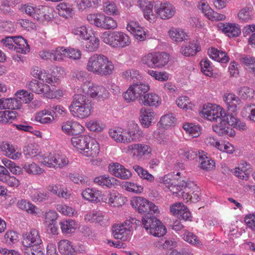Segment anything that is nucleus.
<instances>
[{
    "instance_id": "nucleus-1",
    "label": "nucleus",
    "mask_w": 255,
    "mask_h": 255,
    "mask_svg": "<svg viewBox=\"0 0 255 255\" xmlns=\"http://www.w3.org/2000/svg\"><path fill=\"white\" fill-rule=\"evenodd\" d=\"M91 100L85 95L75 94L72 102L69 106L71 114L75 117L84 119L89 117L92 112Z\"/></svg>"
},
{
    "instance_id": "nucleus-2",
    "label": "nucleus",
    "mask_w": 255,
    "mask_h": 255,
    "mask_svg": "<svg viewBox=\"0 0 255 255\" xmlns=\"http://www.w3.org/2000/svg\"><path fill=\"white\" fill-rule=\"evenodd\" d=\"M101 38L105 43L113 47H125L130 43L129 36L121 31H105Z\"/></svg>"
},
{
    "instance_id": "nucleus-3",
    "label": "nucleus",
    "mask_w": 255,
    "mask_h": 255,
    "mask_svg": "<svg viewBox=\"0 0 255 255\" xmlns=\"http://www.w3.org/2000/svg\"><path fill=\"white\" fill-rule=\"evenodd\" d=\"M141 221L144 228L150 234L158 237L165 234L166 228L155 216L144 215Z\"/></svg>"
},
{
    "instance_id": "nucleus-4",
    "label": "nucleus",
    "mask_w": 255,
    "mask_h": 255,
    "mask_svg": "<svg viewBox=\"0 0 255 255\" xmlns=\"http://www.w3.org/2000/svg\"><path fill=\"white\" fill-rule=\"evenodd\" d=\"M149 90V86L147 84L140 83H135L131 86L127 91L123 94V97L127 102H130L139 98L141 101L143 95Z\"/></svg>"
},
{
    "instance_id": "nucleus-5",
    "label": "nucleus",
    "mask_w": 255,
    "mask_h": 255,
    "mask_svg": "<svg viewBox=\"0 0 255 255\" xmlns=\"http://www.w3.org/2000/svg\"><path fill=\"white\" fill-rule=\"evenodd\" d=\"M87 19L91 24L104 29H114L117 27L116 20L103 14H90Z\"/></svg>"
},
{
    "instance_id": "nucleus-6",
    "label": "nucleus",
    "mask_w": 255,
    "mask_h": 255,
    "mask_svg": "<svg viewBox=\"0 0 255 255\" xmlns=\"http://www.w3.org/2000/svg\"><path fill=\"white\" fill-rule=\"evenodd\" d=\"M131 205L139 213L145 214V215L150 216L158 210V207L152 202L141 197L132 198Z\"/></svg>"
},
{
    "instance_id": "nucleus-7",
    "label": "nucleus",
    "mask_w": 255,
    "mask_h": 255,
    "mask_svg": "<svg viewBox=\"0 0 255 255\" xmlns=\"http://www.w3.org/2000/svg\"><path fill=\"white\" fill-rule=\"evenodd\" d=\"M169 55L165 52L149 53L144 56L142 61L150 68H162L168 62Z\"/></svg>"
},
{
    "instance_id": "nucleus-8",
    "label": "nucleus",
    "mask_w": 255,
    "mask_h": 255,
    "mask_svg": "<svg viewBox=\"0 0 255 255\" xmlns=\"http://www.w3.org/2000/svg\"><path fill=\"white\" fill-rule=\"evenodd\" d=\"M134 221V219H132L131 220H126L122 224L114 225L113 233L114 237L123 241H127L132 229V225Z\"/></svg>"
},
{
    "instance_id": "nucleus-9",
    "label": "nucleus",
    "mask_w": 255,
    "mask_h": 255,
    "mask_svg": "<svg viewBox=\"0 0 255 255\" xmlns=\"http://www.w3.org/2000/svg\"><path fill=\"white\" fill-rule=\"evenodd\" d=\"M82 91L84 94L90 95L92 98L103 97L107 94V90L105 87L90 82L83 85Z\"/></svg>"
},
{
    "instance_id": "nucleus-10",
    "label": "nucleus",
    "mask_w": 255,
    "mask_h": 255,
    "mask_svg": "<svg viewBox=\"0 0 255 255\" xmlns=\"http://www.w3.org/2000/svg\"><path fill=\"white\" fill-rule=\"evenodd\" d=\"M107 57L102 54H94L91 56L87 63V69L89 71L97 74L102 64L107 61Z\"/></svg>"
},
{
    "instance_id": "nucleus-11",
    "label": "nucleus",
    "mask_w": 255,
    "mask_h": 255,
    "mask_svg": "<svg viewBox=\"0 0 255 255\" xmlns=\"http://www.w3.org/2000/svg\"><path fill=\"white\" fill-rule=\"evenodd\" d=\"M156 13L162 19L171 18L175 13V7L169 3H161L159 6L156 5Z\"/></svg>"
},
{
    "instance_id": "nucleus-12",
    "label": "nucleus",
    "mask_w": 255,
    "mask_h": 255,
    "mask_svg": "<svg viewBox=\"0 0 255 255\" xmlns=\"http://www.w3.org/2000/svg\"><path fill=\"white\" fill-rule=\"evenodd\" d=\"M109 169L113 175L122 179L127 180L131 176L130 171L118 163L110 164Z\"/></svg>"
},
{
    "instance_id": "nucleus-13",
    "label": "nucleus",
    "mask_w": 255,
    "mask_h": 255,
    "mask_svg": "<svg viewBox=\"0 0 255 255\" xmlns=\"http://www.w3.org/2000/svg\"><path fill=\"white\" fill-rule=\"evenodd\" d=\"M201 50L199 43L196 40L186 42L180 48V52L184 56L189 57L195 55Z\"/></svg>"
},
{
    "instance_id": "nucleus-14",
    "label": "nucleus",
    "mask_w": 255,
    "mask_h": 255,
    "mask_svg": "<svg viewBox=\"0 0 255 255\" xmlns=\"http://www.w3.org/2000/svg\"><path fill=\"white\" fill-rule=\"evenodd\" d=\"M61 129L67 134L77 135L83 131L84 127L76 122L67 121L62 123Z\"/></svg>"
},
{
    "instance_id": "nucleus-15",
    "label": "nucleus",
    "mask_w": 255,
    "mask_h": 255,
    "mask_svg": "<svg viewBox=\"0 0 255 255\" xmlns=\"http://www.w3.org/2000/svg\"><path fill=\"white\" fill-rule=\"evenodd\" d=\"M220 123L214 125L212 126L213 130L219 135L233 137L235 135V130L229 127L226 122L223 120L221 117V121H218Z\"/></svg>"
},
{
    "instance_id": "nucleus-16",
    "label": "nucleus",
    "mask_w": 255,
    "mask_h": 255,
    "mask_svg": "<svg viewBox=\"0 0 255 255\" xmlns=\"http://www.w3.org/2000/svg\"><path fill=\"white\" fill-rule=\"evenodd\" d=\"M128 150L131 151L134 155L136 156L138 159L143 156L148 155L151 152L150 147L144 144H133L128 146Z\"/></svg>"
},
{
    "instance_id": "nucleus-17",
    "label": "nucleus",
    "mask_w": 255,
    "mask_h": 255,
    "mask_svg": "<svg viewBox=\"0 0 255 255\" xmlns=\"http://www.w3.org/2000/svg\"><path fill=\"white\" fill-rule=\"evenodd\" d=\"M92 138L86 135L75 136L71 138V143L81 153L85 150L86 147L90 145Z\"/></svg>"
},
{
    "instance_id": "nucleus-18",
    "label": "nucleus",
    "mask_w": 255,
    "mask_h": 255,
    "mask_svg": "<svg viewBox=\"0 0 255 255\" xmlns=\"http://www.w3.org/2000/svg\"><path fill=\"white\" fill-rule=\"evenodd\" d=\"M0 150L5 155L13 160L19 159L21 155L13 145L8 142H2L0 144Z\"/></svg>"
},
{
    "instance_id": "nucleus-19",
    "label": "nucleus",
    "mask_w": 255,
    "mask_h": 255,
    "mask_svg": "<svg viewBox=\"0 0 255 255\" xmlns=\"http://www.w3.org/2000/svg\"><path fill=\"white\" fill-rule=\"evenodd\" d=\"M41 243L38 231L36 229H32L28 235L26 234L23 236L22 244L25 247H29L33 245H38Z\"/></svg>"
},
{
    "instance_id": "nucleus-20",
    "label": "nucleus",
    "mask_w": 255,
    "mask_h": 255,
    "mask_svg": "<svg viewBox=\"0 0 255 255\" xmlns=\"http://www.w3.org/2000/svg\"><path fill=\"white\" fill-rule=\"evenodd\" d=\"M102 201L113 207L121 206L124 203L123 197L116 192L109 193L107 195H103Z\"/></svg>"
},
{
    "instance_id": "nucleus-21",
    "label": "nucleus",
    "mask_w": 255,
    "mask_h": 255,
    "mask_svg": "<svg viewBox=\"0 0 255 255\" xmlns=\"http://www.w3.org/2000/svg\"><path fill=\"white\" fill-rule=\"evenodd\" d=\"M228 111L231 113H235L240 109L241 100L234 94H229L224 98Z\"/></svg>"
},
{
    "instance_id": "nucleus-22",
    "label": "nucleus",
    "mask_w": 255,
    "mask_h": 255,
    "mask_svg": "<svg viewBox=\"0 0 255 255\" xmlns=\"http://www.w3.org/2000/svg\"><path fill=\"white\" fill-rule=\"evenodd\" d=\"M82 195L86 200L96 203L102 201L103 197L102 192L95 188L86 189L82 192Z\"/></svg>"
},
{
    "instance_id": "nucleus-23",
    "label": "nucleus",
    "mask_w": 255,
    "mask_h": 255,
    "mask_svg": "<svg viewBox=\"0 0 255 255\" xmlns=\"http://www.w3.org/2000/svg\"><path fill=\"white\" fill-rule=\"evenodd\" d=\"M142 135V132L139 130L137 124L134 122L130 123L129 129L127 131L128 143L138 140Z\"/></svg>"
},
{
    "instance_id": "nucleus-24",
    "label": "nucleus",
    "mask_w": 255,
    "mask_h": 255,
    "mask_svg": "<svg viewBox=\"0 0 255 255\" xmlns=\"http://www.w3.org/2000/svg\"><path fill=\"white\" fill-rule=\"evenodd\" d=\"M27 87L32 92L38 94H43L44 96L49 91V86L36 80L30 82L27 85Z\"/></svg>"
},
{
    "instance_id": "nucleus-25",
    "label": "nucleus",
    "mask_w": 255,
    "mask_h": 255,
    "mask_svg": "<svg viewBox=\"0 0 255 255\" xmlns=\"http://www.w3.org/2000/svg\"><path fill=\"white\" fill-rule=\"evenodd\" d=\"M140 122L144 128H148L151 125V122L154 116V112L149 109L142 108L140 110Z\"/></svg>"
},
{
    "instance_id": "nucleus-26",
    "label": "nucleus",
    "mask_w": 255,
    "mask_h": 255,
    "mask_svg": "<svg viewBox=\"0 0 255 255\" xmlns=\"http://www.w3.org/2000/svg\"><path fill=\"white\" fill-rule=\"evenodd\" d=\"M204 118H206L210 121H215L218 122L221 121L223 114H224V110L221 107H218L216 110L204 109L202 111Z\"/></svg>"
},
{
    "instance_id": "nucleus-27",
    "label": "nucleus",
    "mask_w": 255,
    "mask_h": 255,
    "mask_svg": "<svg viewBox=\"0 0 255 255\" xmlns=\"http://www.w3.org/2000/svg\"><path fill=\"white\" fill-rule=\"evenodd\" d=\"M94 182L95 184L102 186H106L109 188L113 187L115 185L118 184V181L117 179L113 177H110L108 175H103L96 177Z\"/></svg>"
},
{
    "instance_id": "nucleus-28",
    "label": "nucleus",
    "mask_w": 255,
    "mask_h": 255,
    "mask_svg": "<svg viewBox=\"0 0 255 255\" xmlns=\"http://www.w3.org/2000/svg\"><path fill=\"white\" fill-rule=\"evenodd\" d=\"M220 28L229 37H236L241 33L240 28L236 24L227 23L222 24Z\"/></svg>"
},
{
    "instance_id": "nucleus-29",
    "label": "nucleus",
    "mask_w": 255,
    "mask_h": 255,
    "mask_svg": "<svg viewBox=\"0 0 255 255\" xmlns=\"http://www.w3.org/2000/svg\"><path fill=\"white\" fill-rule=\"evenodd\" d=\"M15 40L16 41L13 51L22 54H26L29 51V47L26 40L21 36H16Z\"/></svg>"
},
{
    "instance_id": "nucleus-30",
    "label": "nucleus",
    "mask_w": 255,
    "mask_h": 255,
    "mask_svg": "<svg viewBox=\"0 0 255 255\" xmlns=\"http://www.w3.org/2000/svg\"><path fill=\"white\" fill-rule=\"evenodd\" d=\"M140 6L144 8V16L150 22L155 21V16L152 14L153 4L148 0H140Z\"/></svg>"
},
{
    "instance_id": "nucleus-31",
    "label": "nucleus",
    "mask_w": 255,
    "mask_h": 255,
    "mask_svg": "<svg viewBox=\"0 0 255 255\" xmlns=\"http://www.w3.org/2000/svg\"><path fill=\"white\" fill-rule=\"evenodd\" d=\"M199 158L201 161V168L203 170L209 171L214 169L215 162L210 157L207 156L205 152H199Z\"/></svg>"
},
{
    "instance_id": "nucleus-32",
    "label": "nucleus",
    "mask_w": 255,
    "mask_h": 255,
    "mask_svg": "<svg viewBox=\"0 0 255 255\" xmlns=\"http://www.w3.org/2000/svg\"><path fill=\"white\" fill-rule=\"evenodd\" d=\"M141 101L143 105L149 106L157 107L161 104V99L154 93H148L143 95Z\"/></svg>"
},
{
    "instance_id": "nucleus-33",
    "label": "nucleus",
    "mask_w": 255,
    "mask_h": 255,
    "mask_svg": "<svg viewBox=\"0 0 255 255\" xmlns=\"http://www.w3.org/2000/svg\"><path fill=\"white\" fill-rule=\"evenodd\" d=\"M169 35L172 40L176 42H181L183 41L185 42L189 38L187 34L183 30L172 28L168 32Z\"/></svg>"
},
{
    "instance_id": "nucleus-34",
    "label": "nucleus",
    "mask_w": 255,
    "mask_h": 255,
    "mask_svg": "<svg viewBox=\"0 0 255 255\" xmlns=\"http://www.w3.org/2000/svg\"><path fill=\"white\" fill-rule=\"evenodd\" d=\"M47 190L59 197L66 199L70 196V194L66 191V188L63 185L57 184L54 185H49L47 187Z\"/></svg>"
},
{
    "instance_id": "nucleus-35",
    "label": "nucleus",
    "mask_w": 255,
    "mask_h": 255,
    "mask_svg": "<svg viewBox=\"0 0 255 255\" xmlns=\"http://www.w3.org/2000/svg\"><path fill=\"white\" fill-rule=\"evenodd\" d=\"M20 2V0H2L0 4V11L5 14L13 12L12 8Z\"/></svg>"
},
{
    "instance_id": "nucleus-36",
    "label": "nucleus",
    "mask_w": 255,
    "mask_h": 255,
    "mask_svg": "<svg viewBox=\"0 0 255 255\" xmlns=\"http://www.w3.org/2000/svg\"><path fill=\"white\" fill-rule=\"evenodd\" d=\"M99 146L98 143L95 140L92 139L90 145L86 147L84 151H81V153L87 157H97L99 153Z\"/></svg>"
},
{
    "instance_id": "nucleus-37",
    "label": "nucleus",
    "mask_w": 255,
    "mask_h": 255,
    "mask_svg": "<svg viewBox=\"0 0 255 255\" xmlns=\"http://www.w3.org/2000/svg\"><path fill=\"white\" fill-rule=\"evenodd\" d=\"M58 250L63 255H73L75 253L71 243L67 240H61L58 243Z\"/></svg>"
},
{
    "instance_id": "nucleus-38",
    "label": "nucleus",
    "mask_w": 255,
    "mask_h": 255,
    "mask_svg": "<svg viewBox=\"0 0 255 255\" xmlns=\"http://www.w3.org/2000/svg\"><path fill=\"white\" fill-rule=\"evenodd\" d=\"M194 183L192 182H185L184 181H182L181 182L176 184L174 185H172L170 186L171 188L175 189L176 190L179 191V192L181 193V194H184V193H187L190 194H191L192 192V186H193Z\"/></svg>"
},
{
    "instance_id": "nucleus-39",
    "label": "nucleus",
    "mask_w": 255,
    "mask_h": 255,
    "mask_svg": "<svg viewBox=\"0 0 255 255\" xmlns=\"http://www.w3.org/2000/svg\"><path fill=\"white\" fill-rule=\"evenodd\" d=\"M240 61L250 72L253 74L255 72V58L250 55H244L241 57Z\"/></svg>"
},
{
    "instance_id": "nucleus-40",
    "label": "nucleus",
    "mask_w": 255,
    "mask_h": 255,
    "mask_svg": "<svg viewBox=\"0 0 255 255\" xmlns=\"http://www.w3.org/2000/svg\"><path fill=\"white\" fill-rule=\"evenodd\" d=\"M114 69V65L112 61L107 59V61L104 62V64H102V66L98 71L97 75L101 76H107L111 75Z\"/></svg>"
},
{
    "instance_id": "nucleus-41",
    "label": "nucleus",
    "mask_w": 255,
    "mask_h": 255,
    "mask_svg": "<svg viewBox=\"0 0 255 255\" xmlns=\"http://www.w3.org/2000/svg\"><path fill=\"white\" fill-rule=\"evenodd\" d=\"M85 47L87 51L92 52L96 50L99 47L100 40L98 38L95 36H89V38L86 39Z\"/></svg>"
},
{
    "instance_id": "nucleus-42",
    "label": "nucleus",
    "mask_w": 255,
    "mask_h": 255,
    "mask_svg": "<svg viewBox=\"0 0 255 255\" xmlns=\"http://www.w3.org/2000/svg\"><path fill=\"white\" fill-rule=\"evenodd\" d=\"M61 231L65 234H69L73 232L76 228L75 222L73 220L63 221L60 223Z\"/></svg>"
},
{
    "instance_id": "nucleus-43",
    "label": "nucleus",
    "mask_w": 255,
    "mask_h": 255,
    "mask_svg": "<svg viewBox=\"0 0 255 255\" xmlns=\"http://www.w3.org/2000/svg\"><path fill=\"white\" fill-rule=\"evenodd\" d=\"M133 169L141 178L146 180L150 182L154 181V176L143 167L135 165L133 166Z\"/></svg>"
},
{
    "instance_id": "nucleus-44",
    "label": "nucleus",
    "mask_w": 255,
    "mask_h": 255,
    "mask_svg": "<svg viewBox=\"0 0 255 255\" xmlns=\"http://www.w3.org/2000/svg\"><path fill=\"white\" fill-rule=\"evenodd\" d=\"M23 168L29 174H40L43 172V170L34 162L25 163L23 165Z\"/></svg>"
},
{
    "instance_id": "nucleus-45",
    "label": "nucleus",
    "mask_w": 255,
    "mask_h": 255,
    "mask_svg": "<svg viewBox=\"0 0 255 255\" xmlns=\"http://www.w3.org/2000/svg\"><path fill=\"white\" fill-rule=\"evenodd\" d=\"M16 113H14L13 111H0V122L2 124L11 123L16 119Z\"/></svg>"
},
{
    "instance_id": "nucleus-46",
    "label": "nucleus",
    "mask_w": 255,
    "mask_h": 255,
    "mask_svg": "<svg viewBox=\"0 0 255 255\" xmlns=\"http://www.w3.org/2000/svg\"><path fill=\"white\" fill-rule=\"evenodd\" d=\"M238 17L241 22H249L252 19V11L249 7L242 8L239 12Z\"/></svg>"
},
{
    "instance_id": "nucleus-47",
    "label": "nucleus",
    "mask_w": 255,
    "mask_h": 255,
    "mask_svg": "<svg viewBox=\"0 0 255 255\" xmlns=\"http://www.w3.org/2000/svg\"><path fill=\"white\" fill-rule=\"evenodd\" d=\"M104 11L109 15H118L120 14V10L113 2H106L104 4Z\"/></svg>"
},
{
    "instance_id": "nucleus-48",
    "label": "nucleus",
    "mask_w": 255,
    "mask_h": 255,
    "mask_svg": "<svg viewBox=\"0 0 255 255\" xmlns=\"http://www.w3.org/2000/svg\"><path fill=\"white\" fill-rule=\"evenodd\" d=\"M183 129L193 137H197L200 133V128L193 124L185 123L183 125Z\"/></svg>"
},
{
    "instance_id": "nucleus-49",
    "label": "nucleus",
    "mask_w": 255,
    "mask_h": 255,
    "mask_svg": "<svg viewBox=\"0 0 255 255\" xmlns=\"http://www.w3.org/2000/svg\"><path fill=\"white\" fill-rule=\"evenodd\" d=\"M21 107L20 101L17 98L4 99V107L5 109L17 110Z\"/></svg>"
},
{
    "instance_id": "nucleus-50",
    "label": "nucleus",
    "mask_w": 255,
    "mask_h": 255,
    "mask_svg": "<svg viewBox=\"0 0 255 255\" xmlns=\"http://www.w3.org/2000/svg\"><path fill=\"white\" fill-rule=\"evenodd\" d=\"M183 236L184 241L191 245L198 247L202 245V243L199 238L192 233L185 231Z\"/></svg>"
},
{
    "instance_id": "nucleus-51",
    "label": "nucleus",
    "mask_w": 255,
    "mask_h": 255,
    "mask_svg": "<svg viewBox=\"0 0 255 255\" xmlns=\"http://www.w3.org/2000/svg\"><path fill=\"white\" fill-rule=\"evenodd\" d=\"M175 118L172 114H169L161 117L159 123L164 128H168L174 125Z\"/></svg>"
},
{
    "instance_id": "nucleus-52",
    "label": "nucleus",
    "mask_w": 255,
    "mask_h": 255,
    "mask_svg": "<svg viewBox=\"0 0 255 255\" xmlns=\"http://www.w3.org/2000/svg\"><path fill=\"white\" fill-rule=\"evenodd\" d=\"M31 198L35 202L43 203L49 199V195L47 192L36 191L32 194Z\"/></svg>"
},
{
    "instance_id": "nucleus-53",
    "label": "nucleus",
    "mask_w": 255,
    "mask_h": 255,
    "mask_svg": "<svg viewBox=\"0 0 255 255\" xmlns=\"http://www.w3.org/2000/svg\"><path fill=\"white\" fill-rule=\"evenodd\" d=\"M4 239L6 244L13 245L18 241L19 235L14 231H8L5 234Z\"/></svg>"
},
{
    "instance_id": "nucleus-54",
    "label": "nucleus",
    "mask_w": 255,
    "mask_h": 255,
    "mask_svg": "<svg viewBox=\"0 0 255 255\" xmlns=\"http://www.w3.org/2000/svg\"><path fill=\"white\" fill-rule=\"evenodd\" d=\"M185 206L182 202H176L170 205V212L177 218L181 214L184 210L186 209Z\"/></svg>"
},
{
    "instance_id": "nucleus-55",
    "label": "nucleus",
    "mask_w": 255,
    "mask_h": 255,
    "mask_svg": "<svg viewBox=\"0 0 255 255\" xmlns=\"http://www.w3.org/2000/svg\"><path fill=\"white\" fill-rule=\"evenodd\" d=\"M198 152H200L198 151ZM180 155L182 156L186 159L193 160L199 156V153L196 151L189 148L181 149L179 152Z\"/></svg>"
},
{
    "instance_id": "nucleus-56",
    "label": "nucleus",
    "mask_w": 255,
    "mask_h": 255,
    "mask_svg": "<svg viewBox=\"0 0 255 255\" xmlns=\"http://www.w3.org/2000/svg\"><path fill=\"white\" fill-rule=\"evenodd\" d=\"M200 66L202 72L207 76L212 75L213 68L211 62L208 58H204L200 62Z\"/></svg>"
},
{
    "instance_id": "nucleus-57",
    "label": "nucleus",
    "mask_w": 255,
    "mask_h": 255,
    "mask_svg": "<svg viewBox=\"0 0 255 255\" xmlns=\"http://www.w3.org/2000/svg\"><path fill=\"white\" fill-rule=\"evenodd\" d=\"M17 206L19 208L25 210L28 213L31 214L35 213V206L26 200H20L18 202Z\"/></svg>"
},
{
    "instance_id": "nucleus-58",
    "label": "nucleus",
    "mask_w": 255,
    "mask_h": 255,
    "mask_svg": "<svg viewBox=\"0 0 255 255\" xmlns=\"http://www.w3.org/2000/svg\"><path fill=\"white\" fill-rule=\"evenodd\" d=\"M66 48L63 47H58L55 50L53 51V60H61L63 59L64 57H66Z\"/></svg>"
},
{
    "instance_id": "nucleus-59",
    "label": "nucleus",
    "mask_w": 255,
    "mask_h": 255,
    "mask_svg": "<svg viewBox=\"0 0 255 255\" xmlns=\"http://www.w3.org/2000/svg\"><path fill=\"white\" fill-rule=\"evenodd\" d=\"M15 36H5L0 40L3 46L8 49L13 50L14 45L16 40Z\"/></svg>"
},
{
    "instance_id": "nucleus-60",
    "label": "nucleus",
    "mask_w": 255,
    "mask_h": 255,
    "mask_svg": "<svg viewBox=\"0 0 255 255\" xmlns=\"http://www.w3.org/2000/svg\"><path fill=\"white\" fill-rule=\"evenodd\" d=\"M26 253L28 255H44L43 249L41 244L38 245H31L29 247H26Z\"/></svg>"
},
{
    "instance_id": "nucleus-61",
    "label": "nucleus",
    "mask_w": 255,
    "mask_h": 255,
    "mask_svg": "<svg viewBox=\"0 0 255 255\" xmlns=\"http://www.w3.org/2000/svg\"><path fill=\"white\" fill-rule=\"evenodd\" d=\"M239 95L244 100H247L253 98L254 94V90L248 87H243L239 91Z\"/></svg>"
},
{
    "instance_id": "nucleus-62",
    "label": "nucleus",
    "mask_w": 255,
    "mask_h": 255,
    "mask_svg": "<svg viewBox=\"0 0 255 255\" xmlns=\"http://www.w3.org/2000/svg\"><path fill=\"white\" fill-rule=\"evenodd\" d=\"M59 158L56 159V154H49L48 156H45L41 163L49 167H56L57 164H55V160H58Z\"/></svg>"
},
{
    "instance_id": "nucleus-63",
    "label": "nucleus",
    "mask_w": 255,
    "mask_h": 255,
    "mask_svg": "<svg viewBox=\"0 0 255 255\" xmlns=\"http://www.w3.org/2000/svg\"><path fill=\"white\" fill-rule=\"evenodd\" d=\"M126 189L135 193H140L143 190V187L133 182H127L125 184Z\"/></svg>"
},
{
    "instance_id": "nucleus-64",
    "label": "nucleus",
    "mask_w": 255,
    "mask_h": 255,
    "mask_svg": "<svg viewBox=\"0 0 255 255\" xmlns=\"http://www.w3.org/2000/svg\"><path fill=\"white\" fill-rule=\"evenodd\" d=\"M176 104L180 108L183 109H191V106H190V102L189 99L187 96H183L179 98L176 100Z\"/></svg>"
}]
</instances>
